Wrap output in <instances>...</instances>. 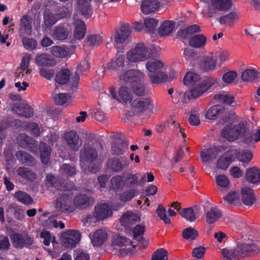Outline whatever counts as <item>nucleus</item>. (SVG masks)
<instances>
[{
    "instance_id": "bf43d9fd",
    "label": "nucleus",
    "mask_w": 260,
    "mask_h": 260,
    "mask_svg": "<svg viewBox=\"0 0 260 260\" xmlns=\"http://www.w3.org/2000/svg\"><path fill=\"white\" fill-rule=\"evenodd\" d=\"M198 236V232L193 228L189 227L186 228L182 232V237L184 239L193 240Z\"/></svg>"
},
{
    "instance_id": "a18cd8bd",
    "label": "nucleus",
    "mask_w": 260,
    "mask_h": 260,
    "mask_svg": "<svg viewBox=\"0 0 260 260\" xmlns=\"http://www.w3.org/2000/svg\"><path fill=\"white\" fill-rule=\"evenodd\" d=\"M124 177L121 175H116L111 179L112 187L115 191L122 190L124 187Z\"/></svg>"
},
{
    "instance_id": "4be33fe9",
    "label": "nucleus",
    "mask_w": 260,
    "mask_h": 260,
    "mask_svg": "<svg viewBox=\"0 0 260 260\" xmlns=\"http://www.w3.org/2000/svg\"><path fill=\"white\" fill-rule=\"evenodd\" d=\"M108 239V234L103 229L95 231L91 238V243L93 246L99 247L102 245Z\"/></svg>"
},
{
    "instance_id": "09e8293b",
    "label": "nucleus",
    "mask_w": 260,
    "mask_h": 260,
    "mask_svg": "<svg viewBox=\"0 0 260 260\" xmlns=\"http://www.w3.org/2000/svg\"><path fill=\"white\" fill-rule=\"evenodd\" d=\"M124 186L127 188L137 187L138 184V176L137 174H128L124 178Z\"/></svg>"
},
{
    "instance_id": "f257e3e1",
    "label": "nucleus",
    "mask_w": 260,
    "mask_h": 260,
    "mask_svg": "<svg viewBox=\"0 0 260 260\" xmlns=\"http://www.w3.org/2000/svg\"><path fill=\"white\" fill-rule=\"evenodd\" d=\"M119 80L128 85L138 96L145 94V88L143 82L144 74L139 70H128L119 76Z\"/></svg>"
},
{
    "instance_id": "3c124183",
    "label": "nucleus",
    "mask_w": 260,
    "mask_h": 260,
    "mask_svg": "<svg viewBox=\"0 0 260 260\" xmlns=\"http://www.w3.org/2000/svg\"><path fill=\"white\" fill-rule=\"evenodd\" d=\"M180 214L182 217L190 222L194 221L197 218L195 213L191 207L183 209Z\"/></svg>"
},
{
    "instance_id": "39448f33",
    "label": "nucleus",
    "mask_w": 260,
    "mask_h": 260,
    "mask_svg": "<svg viewBox=\"0 0 260 260\" xmlns=\"http://www.w3.org/2000/svg\"><path fill=\"white\" fill-rule=\"evenodd\" d=\"M71 76V72L67 69L61 70L57 73L55 76V82L60 85H64L67 84L70 81L71 87H70V91L74 92L77 89L79 81V75L76 72L70 79Z\"/></svg>"
},
{
    "instance_id": "f3484780",
    "label": "nucleus",
    "mask_w": 260,
    "mask_h": 260,
    "mask_svg": "<svg viewBox=\"0 0 260 260\" xmlns=\"http://www.w3.org/2000/svg\"><path fill=\"white\" fill-rule=\"evenodd\" d=\"M259 252L260 248L254 244H242L238 246L235 250L236 254L240 257L257 254Z\"/></svg>"
},
{
    "instance_id": "58836bf2",
    "label": "nucleus",
    "mask_w": 260,
    "mask_h": 260,
    "mask_svg": "<svg viewBox=\"0 0 260 260\" xmlns=\"http://www.w3.org/2000/svg\"><path fill=\"white\" fill-rule=\"evenodd\" d=\"M32 26L30 17L28 15H23L20 19V30L30 35L31 32Z\"/></svg>"
},
{
    "instance_id": "aec40b11",
    "label": "nucleus",
    "mask_w": 260,
    "mask_h": 260,
    "mask_svg": "<svg viewBox=\"0 0 260 260\" xmlns=\"http://www.w3.org/2000/svg\"><path fill=\"white\" fill-rule=\"evenodd\" d=\"M19 145L23 148H27L32 152L37 150L38 142L25 134H20L17 138Z\"/></svg>"
},
{
    "instance_id": "dca6fc26",
    "label": "nucleus",
    "mask_w": 260,
    "mask_h": 260,
    "mask_svg": "<svg viewBox=\"0 0 260 260\" xmlns=\"http://www.w3.org/2000/svg\"><path fill=\"white\" fill-rule=\"evenodd\" d=\"M226 147L224 146H217L203 149L201 153L203 162H206L212 158H216L219 153L224 151Z\"/></svg>"
},
{
    "instance_id": "1a4fd4ad",
    "label": "nucleus",
    "mask_w": 260,
    "mask_h": 260,
    "mask_svg": "<svg viewBox=\"0 0 260 260\" xmlns=\"http://www.w3.org/2000/svg\"><path fill=\"white\" fill-rule=\"evenodd\" d=\"M129 165V159L123 156L109 158L107 161L108 169L114 172L119 173L126 169Z\"/></svg>"
},
{
    "instance_id": "412c9836",
    "label": "nucleus",
    "mask_w": 260,
    "mask_h": 260,
    "mask_svg": "<svg viewBox=\"0 0 260 260\" xmlns=\"http://www.w3.org/2000/svg\"><path fill=\"white\" fill-rule=\"evenodd\" d=\"M199 66L203 72L213 71L217 68L218 61L213 56H204L201 59Z\"/></svg>"
},
{
    "instance_id": "c85d7f7f",
    "label": "nucleus",
    "mask_w": 260,
    "mask_h": 260,
    "mask_svg": "<svg viewBox=\"0 0 260 260\" xmlns=\"http://www.w3.org/2000/svg\"><path fill=\"white\" fill-rule=\"evenodd\" d=\"M206 42L207 38L203 34H196L189 38L188 44L192 47L199 48L204 47Z\"/></svg>"
},
{
    "instance_id": "c03bdc74",
    "label": "nucleus",
    "mask_w": 260,
    "mask_h": 260,
    "mask_svg": "<svg viewBox=\"0 0 260 260\" xmlns=\"http://www.w3.org/2000/svg\"><path fill=\"white\" fill-rule=\"evenodd\" d=\"M132 100V96L131 95L129 89L127 87L122 86L119 90V96L117 101L121 103L126 104L130 103Z\"/></svg>"
},
{
    "instance_id": "7ed1b4c3",
    "label": "nucleus",
    "mask_w": 260,
    "mask_h": 260,
    "mask_svg": "<svg viewBox=\"0 0 260 260\" xmlns=\"http://www.w3.org/2000/svg\"><path fill=\"white\" fill-rule=\"evenodd\" d=\"M163 66L162 62L156 59H150L147 62L146 67L149 72L148 76L152 84H159L167 81V75L160 71Z\"/></svg>"
},
{
    "instance_id": "6e6d98bb",
    "label": "nucleus",
    "mask_w": 260,
    "mask_h": 260,
    "mask_svg": "<svg viewBox=\"0 0 260 260\" xmlns=\"http://www.w3.org/2000/svg\"><path fill=\"white\" fill-rule=\"evenodd\" d=\"M87 44L91 47L99 46L102 42V38L99 35H91L86 39Z\"/></svg>"
},
{
    "instance_id": "a878e982",
    "label": "nucleus",
    "mask_w": 260,
    "mask_h": 260,
    "mask_svg": "<svg viewBox=\"0 0 260 260\" xmlns=\"http://www.w3.org/2000/svg\"><path fill=\"white\" fill-rule=\"evenodd\" d=\"M95 216L98 220H103L112 215V211L107 204L96 206L94 208Z\"/></svg>"
},
{
    "instance_id": "5fc2aeb1",
    "label": "nucleus",
    "mask_w": 260,
    "mask_h": 260,
    "mask_svg": "<svg viewBox=\"0 0 260 260\" xmlns=\"http://www.w3.org/2000/svg\"><path fill=\"white\" fill-rule=\"evenodd\" d=\"M51 52L56 57L63 58L67 56L68 54L66 49L59 46H54L51 48Z\"/></svg>"
},
{
    "instance_id": "ea45409f",
    "label": "nucleus",
    "mask_w": 260,
    "mask_h": 260,
    "mask_svg": "<svg viewBox=\"0 0 260 260\" xmlns=\"http://www.w3.org/2000/svg\"><path fill=\"white\" fill-rule=\"evenodd\" d=\"M86 32V25L81 20H77L75 22L74 30V37L79 40H82L85 36Z\"/></svg>"
},
{
    "instance_id": "393cba45",
    "label": "nucleus",
    "mask_w": 260,
    "mask_h": 260,
    "mask_svg": "<svg viewBox=\"0 0 260 260\" xmlns=\"http://www.w3.org/2000/svg\"><path fill=\"white\" fill-rule=\"evenodd\" d=\"M140 219L139 216L137 214L127 212L120 217V222L122 226L128 228L139 221Z\"/></svg>"
},
{
    "instance_id": "e433bc0d",
    "label": "nucleus",
    "mask_w": 260,
    "mask_h": 260,
    "mask_svg": "<svg viewBox=\"0 0 260 260\" xmlns=\"http://www.w3.org/2000/svg\"><path fill=\"white\" fill-rule=\"evenodd\" d=\"M200 76L198 74L187 72L183 78V82L186 86H191L200 84Z\"/></svg>"
},
{
    "instance_id": "79ce46f5",
    "label": "nucleus",
    "mask_w": 260,
    "mask_h": 260,
    "mask_svg": "<svg viewBox=\"0 0 260 260\" xmlns=\"http://www.w3.org/2000/svg\"><path fill=\"white\" fill-rule=\"evenodd\" d=\"M124 56L119 55L115 60H112L107 64L106 69L111 71H117L120 68L124 67Z\"/></svg>"
},
{
    "instance_id": "c9c22d12",
    "label": "nucleus",
    "mask_w": 260,
    "mask_h": 260,
    "mask_svg": "<svg viewBox=\"0 0 260 260\" xmlns=\"http://www.w3.org/2000/svg\"><path fill=\"white\" fill-rule=\"evenodd\" d=\"M214 98L219 103L229 105L232 107H235L237 105L234 96L228 93L216 94L214 95Z\"/></svg>"
},
{
    "instance_id": "6e6552de",
    "label": "nucleus",
    "mask_w": 260,
    "mask_h": 260,
    "mask_svg": "<svg viewBox=\"0 0 260 260\" xmlns=\"http://www.w3.org/2000/svg\"><path fill=\"white\" fill-rule=\"evenodd\" d=\"M131 34V26L128 23H122L120 27L116 30L114 35V46L118 52L122 50V44L128 38Z\"/></svg>"
},
{
    "instance_id": "338daca9",
    "label": "nucleus",
    "mask_w": 260,
    "mask_h": 260,
    "mask_svg": "<svg viewBox=\"0 0 260 260\" xmlns=\"http://www.w3.org/2000/svg\"><path fill=\"white\" fill-rule=\"evenodd\" d=\"M133 235L134 239L136 240H140L139 239H142V235L145 232V226L140 224L137 225L133 230Z\"/></svg>"
},
{
    "instance_id": "2f4dec72",
    "label": "nucleus",
    "mask_w": 260,
    "mask_h": 260,
    "mask_svg": "<svg viewBox=\"0 0 260 260\" xmlns=\"http://www.w3.org/2000/svg\"><path fill=\"white\" fill-rule=\"evenodd\" d=\"M242 199L244 204L249 206L253 204L256 201L252 189L245 187L241 190Z\"/></svg>"
},
{
    "instance_id": "6ab92c4d",
    "label": "nucleus",
    "mask_w": 260,
    "mask_h": 260,
    "mask_svg": "<svg viewBox=\"0 0 260 260\" xmlns=\"http://www.w3.org/2000/svg\"><path fill=\"white\" fill-rule=\"evenodd\" d=\"M11 110L25 118H30L34 114V109L29 105L23 103H16L12 105Z\"/></svg>"
},
{
    "instance_id": "4468645a",
    "label": "nucleus",
    "mask_w": 260,
    "mask_h": 260,
    "mask_svg": "<svg viewBox=\"0 0 260 260\" xmlns=\"http://www.w3.org/2000/svg\"><path fill=\"white\" fill-rule=\"evenodd\" d=\"M72 197L66 193L62 194L57 198L55 206L58 211L61 212H72L73 207L72 205Z\"/></svg>"
},
{
    "instance_id": "f03ea898",
    "label": "nucleus",
    "mask_w": 260,
    "mask_h": 260,
    "mask_svg": "<svg viewBox=\"0 0 260 260\" xmlns=\"http://www.w3.org/2000/svg\"><path fill=\"white\" fill-rule=\"evenodd\" d=\"M98 157V152L94 148L85 146L81 150L80 154V165L82 169L88 170L91 173H95L99 170Z\"/></svg>"
},
{
    "instance_id": "37998d69",
    "label": "nucleus",
    "mask_w": 260,
    "mask_h": 260,
    "mask_svg": "<svg viewBox=\"0 0 260 260\" xmlns=\"http://www.w3.org/2000/svg\"><path fill=\"white\" fill-rule=\"evenodd\" d=\"M212 7L218 11H226L232 7L231 0H211Z\"/></svg>"
},
{
    "instance_id": "69168bd1",
    "label": "nucleus",
    "mask_w": 260,
    "mask_h": 260,
    "mask_svg": "<svg viewBox=\"0 0 260 260\" xmlns=\"http://www.w3.org/2000/svg\"><path fill=\"white\" fill-rule=\"evenodd\" d=\"M217 82V79L216 78L209 77L202 82L200 81V85L203 87V90L206 91Z\"/></svg>"
},
{
    "instance_id": "f8f14e48",
    "label": "nucleus",
    "mask_w": 260,
    "mask_h": 260,
    "mask_svg": "<svg viewBox=\"0 0 260 260\" xmlns=\"http://www.w3.org/2000/svg\"><path fill=\"white\" fill-rule=\"evenodd\" d=\"M73 203L76 208L83 210L92 206L94 203V199L85 193H78L74 197Z\"/></svg>"
},
{
    "instance_id": "2eb2a0df",
    "label": "nucleus",
    "mask_w": 260,
    "mask_h": 260,
    "mask_svg": "<svg viewBox=\"0 0 260 260\" xmlns=\"http://www.w3.org/2000/svg\"><path fill=\"white\" fill-rule=\"evenodd\" d=\"M128 142L125 138H118L114 140L111 144V154L113 155H123L128 149Z\"/></svg>"
},
{
    "instance_id": "423d86ee",
    "label": "nucleus",
    "mask_w": 260,
    "mask_h": 260,
    "mask_svg": "<svg viewBox=\"0 0 260 260\" xmlns=\"http://www.w3.org/2000/svg\"><path fill=\"white\" fill-rule=\"evenodd\" d=\"M245 127L243 123H239L232 126V124H228L224 126L221 133V136L229 142H234L243 136Z\"/></svg>"
},
{
    "instance_id": "5701e85b",
    "label": "nucleus",
    "mask_w": 260,
    "mask_h": 260,
    "mask_svg": "<svg viewBox=\"0 0 260 260\" xmlns=\"http://www.w3.org/2000/svg\"><path fill=\"white\" fill-rule=\"evenodd\" d=\"M245 178L249 183L258 184L260 182V170L255 167L248 168L246 171Z\"/></svg>"
},
{
    "instance_id": "8fccbe9b",
    "label": "nucleus",
    "mask_w": 260,
    "mask_h": 260,
    "mask_svg": "<svg viewBox=\"0 0 260 260\" xmlns=\"http://www.w3.org/2000/svg\"><path fill=\"white\" fill-rule=\"evenodd\" d=\"M238 19V16L235 12H232L229 14L222 16L219 18V22L221 24H232L233 22Z\"/></svg>"
},
{
    "instance_id": "864d4df0",
    "label": "nucleus",
    "mask_w": 260,
    "mask_h": 260,
    "mask_svg": "<svg viewBox=\"0 0 260 260\" xmlns=\"http://www.w3.org/2000/svg\"><path fill=\"white\" fill-rule=\"evenodd\" d=\"M215 181L218 186L224 188H229L230 181L226 175L224 174L217 175Z\"/></svg>"
},
{
    "instance_id": "cd10ccee",
    "label": "nucleus",
    "mask_w": 260,
    "mask_h": 260,
    "mask_svg": "<svg viewBox=\"0 0 260 260\" xmlns=\"http://www.w3.org/2000/svg\"><path fill=\"white\" fill-rule=\"evenodd\" d=\"M36 63L42 67H53L56 64V61L50 55L43 53L36 56Z\"/></svg>"
},
{
    "instance_id": "de8ad7c7",
    "label": "nucleus",
    "mask_w": 260,
    "mask_h": 260,
    "mask_svg": "<svg viewBox=\"0 0 260 260\" xmlns=\"http://www.w3.org/2000/svg\"><path fill=\"white\" fill-rule=\"evenodd\" d=\"M137 194V189L131 188L121 193L119 196V200L122 202H126L132 200Z\"/></svg>"
},
{
    "instance_id": "a19ab883",
    "label": "nucleus",
    "mask_w": 260,
    "mask_h": 260,
    "mask_svg": "<svg viewBox=\"0 0 260 260\" xmlns=\"http://www.w3.org/2000/svg\"><path fill=\"white\" fill-rule=\"evenodd\" d=\"M259 73L255 69L249 68L246 69L241 75V79L244 81H252L259 77Z\"/></svg>"
},
{
    "instance_id": "bb28decb",
    "label": "nucleus",
    "mask_w": 260,
    "mask_h": 260,
    "mask_svg": "<svg viewBox=\"0 0 260 260\" xmlns=\"http://www.w3.org/2000/svg\"><path fill=\"white\" fill-rule=\"evenodd\" d=\"M17 174L23 180L33 182L37 178V174L28 168L19 167L16 170Z\"/></svg>"
},
{
    "instance_id": "0eeeda50",
    "label": "nucleus",
    "mask_w": 260,
    "mask_h": 260,
    "mask_svg": "<svg viewBox=\"0 0 260 260\" xmlns=\"http://www.w3.org/2000/svg\"><path fill=\"white\" fill-rule=\"evenodd\" d=\"M60 239L63 247L73 248L80 241L81 234L77 230H67L61 234Z\"/></svg>"
},
{
    "instance_id": "473e14b6",
    "label": "nucleus",
    "mask_w": 260,
    "mask_h": 260,
    "mask_svg": "<svg viewBox=\"0 0 260 260\" xmlns=\"http://www.w3.org/2000/svg\"><path fill=\"white\" fill-rule=\"evenodd\" d=\"M69 32L67 28L61 25L56 26L52 31V37L54 40L63 41L69 36Z\"/></svg>"
},
{
    "instance_id": "20e7f679",
    "label": "nucleus",
    "mask_w": 260,
    "mask_h": 260,
    "mask_svg": "<svg viewBox=\"0 0 260 260\" xmlns=\"http://www.w3.org/2000/svg\"><path fill=\"white\" fill-rule=\"evenodd\" d=\"M152 56V50L148 48L143 43L137 44L135 47L128 51L126 54L127 59L132 62L144 60Z\"/></svg>"
},
{
    "instance_id": "e2e57ef3",
    "label": "nucleus",
    "mask_w": 260,
    "mask_h": 260,
    "mask_svg": "<svg viewBox=\"0 0 260 260\" xmlns=\"http://www.w3.org/2000/svg\"><path fill=\"white\" fill-rule=\"evenodd\" d=\"M156 213L158 216L166 224L170 223V219L167 217L166 209L161 205H159L157 209Z\"/></svg>"
},
{
    "instance_id": "680f3d73",
    "label": "nucleus",
    "mask_w": 260,
    "mask_h": 260,
    "mask_svg": "<svg viewBox=\"0 0 260 260\" xmlns=\"http://www.w3.org/2000/svg\"><path fill=\"white\" fill-rule=\"evenodd\" d=\"M193 86V88L190 90V94L187 95L189 99L190 98V96L193 99H197L205 92L200 83ZM188 94H189V92Z\"/></svg>"
},
{
    "instance_id": "49530a36",
    "label": "nucleus",
    "mask_w": 260,
    "mask_h": 260,
    "mask_svg": "<svg viewBox=\"0 0 260 260\" xmlns=\"http://www.w3.org/2000/svg\"><path fill=\"white\" fill-rule=\"evenodd\" d=\"M15 198L24 205H30L33 202L32 198L26 192L18 190L15 193Z\"/></svg>"
},
{
    "instance_id": "b1692460",
    "label": "nucleus",
    "mask_w": 260,
    "mask_h": 260,
    "mask_svg": "<svg viewBox=\"0 0 260 260\" xmlns=\"http://www.w3.org/2000/svg\"><path fill=\"white\" fill-rule=\"evenodd\" d=\"M159 6L158 0H144L142 2L141 9L143 13L147 15L154 12Z\"/></svg>"
},
{
    "instance_id": "13d9d810",
    "label": "nucleus",
    "mask_w": 260,
    "mask_h": 260,
    "mask_svg": "<svg viewBox=\"0 0 260 260\" xmlns=\"http://www.w3.org/2000/svg\"><path fill=\"white\" fill-rule=\"evenodd\" d=\"M58 19L56 17V16H54V15L52 13H45L44 15V24L45 26V27L49 28L51 27L53 25H54L57 21Z\"/></svg>"
},
{
    "instance_id": "9d476101",
    "label": "nucleus",
    "mask_w": 260,
    "mask_h": 260,
    "mask_svg": "<svg viewBox=\"0 0 260 260\" xmlns=\"http://www.w3.org/2000/svg\"><path fill=\"white\" fill-rule=\"evenodd\" d=\"M13 246L21 249L24 246L28 247L34 243V238L26 234L14 233L11 236Z\"/></svg>"
},
{
    "instance_id": "0e129e2a",
    "label": "nucleus",
    "mask_w": 260,
    "mask_h": 260,
    "mask_svg": "<svg viewBox=\"0 0 260 260\" xmlns=\"http://www.w3.org/2000/svg\"><path fill=\"white\" fill-rule=\"evenodd\" d=\"M22 42L23 46L28 50H34L36 48L37 46V41L31 38L24 37L22 39Z\"/></svg>"
},
{
    "instance_id": "c756f323",
    "label": "nucleus",
    "mask_w": 260,
    "mask_h": 260,
    "mask_svg": "<svg viewBox=\"0 0 260 260\" xmlns=\"http://www.w3.org/2000/svg\"><path fill=\"white\" fill-rule=\"evenodd\" d=\"M17 159L22 164L33 166L36 163V159L30 154L23 151H18L16 153Z\"/></svg>"
},
{
    "instance_id": "774afa93",
    "label": "nucleus",
    "mask_w": 260,
    "mask_h": 260,
    "mask_svg": "<svg viewBox=\"0 0 260 260\" xmlns=\"http://www.w3.org/2000/svg\"><path fill=\"white\" fill-rule=\"evenodd\" d=\"M237 73L234 71H229L222 76V81L226 83H231L237 78Z\"/></svg>"
},
{
    "instance_id": "052dcab7",
    "label": "nucleus",
    "mask_w": 260,
    "mask_h": 260,
    "mask_svg": "<svg viewBox=\"0 0 260 260\" xmlns=\"http://www.w3.org/2000/svg\"><path fill=\"white\" fill-rule=\"evenodd\" d=\"M200 114L199 111L196 109L191 110L190 111V116L188 118L189 124L193 126H198L200 123L199 118Z\"/></svg>"
},
{
    "instance_id": "603ef678",
    "label": "nucleus",
    "mask_w": 260,
    "mask_h": 260,
    "mask_svg": "<svg viewBox=\"0 0 260 260\" xmlns=\"http://www.w3.org/2000/svg\"><path fill=\"white\" fill-rule=\"evenodd\" d=\"M158 24V20L153 18L146 19L144 21V24L146 30L152 33L155 32Z\"/></svg>"
},
{
    "instance_id": "7c9ffc66",
    "label": "nucleus",
    "mask_w": 260,
    "mask_h": 260,
    "mask_svg": "<svg viewBox=\"0 0 260 260\" xmlns=\"http://www.w3.org/2000/svg\"><path fill=\"white\" fill-rule=\"evenodd\" d=\"M39 151L41 162L47 165L49 161L51 149L44 142H41L39 145Z\"/></svg>"
},
{
    "instance_id": "9b49d317",
    "label": "nucleus",
    "mask_w": 260,
    "mask_h": 260,
    "mask_svg": "<svg viewBox=\"0 0 260 260\" xmlns=\"http://www.w3.org/2000/svg\"><path fill=\"white\" fill-rule=\"evenodd\" d=\"M153 105L148 98H137L132 104V110L134 114L143 113L146 110H152Z\"/></svg>"
},
{
    "instance_id": "72a5a7b5",
    "label": "nucleus",
    "mask_w": 260,
    "mask_h": 260,
    "mask_svg": "<svg viewBox=\"0 0 260 260\" xmlns=\"http://www.w3.org/2000/svg\"><path fill=\"white\" fill-rule=\"evenodd\" d=\"M224 111V107L221 105H216L211 107L206 113L205 117L208 119H215Z\"/></svg>"
},
{
    "instance_id": "4d7b16f0",
    "label": "nucleus",
    "mask_w": 260,
    "mask_h": 260,
    "mask_svg": "<svg viewBox=\"0 0 260 260\" xmlns=\"http://www.w3.org/2000/svg\"><path fill=\"white\" fill-rule=\"evenodd\" d=\"M71 96L69 94L65 93H61L59 94H55L54 95L53 99L54 103L57 105H63L69 100Z\"/></svg>"
},
{
    "instance_id": "f704fd0d",
    "label": "nucleus",
    "mask_w": 260,
    "mask_h": 260,
    "mask_svg": "<svg viewBox=\"0 0 260 260\" xmlns=\"http://www.w3.org/2000/svg\"><path fill=\"white\" fill-rule=\"evenodd\" d=\"M175 23L171 20H165L158 30V33L160 36H166L173 32Z\"/></svg>"
},
{
    "instance_id": "a211bd4d",
    "label": "nucleus",
    "mask_w": 260,
    "mask_h": 260,
    "mask_svg": "<svg viewBox=\"0 0 260 260\" xmlns=\"http://www.w3.org/2000/svg\"><path fill=\"white\" fill-rule=\"evenodd\" d=\"M64 139L70 148L77 151L81 145V140L76 131H70L64 134Z\"/></svg>"
},
{
    "instance_id": "ddd939ff",
    "label": "nucleus",
    "mask_w": 260,
    "mask_h": 260,
    "mask_svg": "<svg viewBox=\"0 0 260 260\" xmlns=\"http://www.w3.org/2000/svg\"><path fill=\"white\" fill-rule=\"evenodd\" d=\"M238 154V151L236 149L230 150L224 152L217 160L216 167L219 169L225 170L227 169L230 164L232 162L235 157Z\"/></svg>"
},
{
    "instance_id": "4c0bfd02",
    "label": "nucleus",
    "mask_w": 260,
    "mask_h": 260,
    "mask_svg": "<svg viewBox=\"0 0 260 260\" xmlns=\"http://www.w3.org/2000/svg\"><path fill=\"white\" fill-rule=\"evenodd\" d=\"M222 213L216 207H212L206 213V219L208 224H212L217 221L221 216Z\"/></svg>"
}]
</instances>
